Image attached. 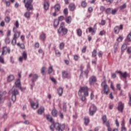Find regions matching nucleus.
<instances>
[{"label": "nucleus", "mask_w": 131, "mask_h": 131, "mask_svg": "<svg viewBox=\"0 0 131 131\" xmlns=\"http://www.w3.org/2000/svg\"><path fill=\"white\" fill-rule=\"evenodd\" d=\"M46 119L49 121V122H51V123H54V120L53 119V118L50 114L46 115Z\"/></svg>", "instance_id": "nucleus-25"}, {"label": "nucleus", "mask_w": 131, "mask_h": 131, "mask_svg": "<svg viewBox=\"0 0 131 131\" xmlns=\"http://www.w3.org/2000/svg\"><path fill=\"white\" fill-rule=\"evenodd\" d=\"M63 111H64V112L67 111V105H66V103H64L63 105Z\"/></svg>", "instance_id": "nucleus-56"}, {"label": "nucleus", "mask_w": 131, "mask_h": 131, "mask_svg": "<svg viewBox=\"0 0 131 131\" xmlns=\"http://www.w3.org/2000/svg\"><path fill=\"white\" fill-rule=\"evenodd\" d=\"M24 3L25 4V7L27 9V11H28L25 13L24 16L27 19H29L30 18V11L32 12L33 11V5H32L33 0H24Z\"/></svg>", "instance_id": "nucleus-1"}, {"label": "nucleus", "mask_w": 131, "mask_h": 131, "mask_svg": "<svg viewBox=\"0 0 131 131\" xmlns=\"http://www.w3.org/2000/svg\"><path fill=\"white\" fill-rule=\"evenodd\" d=\"M59 25V20L58 19H55L54 21V27H57Z\"/></svg>", "instance_id": "nucleus-47"}, {"label": "nucleus", "mask_w": 131, "mask_h": 131, "mask_svg": "<svg viewBox=\"0 0 131 131\" xmlns=\"http://www.w3.org/2000/svg\"><path fill=\"white\" fill-rule=\"evenodd\" d=\"M117 12V9H112V15H115Z\"/></svg>", "instance_id": "nucleus-54"}, {"label": "nucleus", "mask_w": 131, "mask_h": 131, "mask_svg": "<svg viewBox=\"0 0 131 131\" xmlns=\"http://www.w3.org/2000/svg\"><path fill=\"white\" fill-rule=\"evenodd\" d=\"M53 66H50L48 69V74H51L53 72Z\"/></svg>", "instance_id": "nucleus-46"}, {"label": "nucleus", "mask_w": 131, "mask_h": 131, "mask_svg": "<svg viewBox=\"0 0 131 131\" xmlns=\"http://www.w3.org/2000/svg\"><path fill=\"white\" fill-rule=\"evenodd\" d=\"M120 75V77L124 78V79H126L127 77H129V75L126 72H124V73L120 71H116Z\"/></svg>", "instance_id": "nucleus-11"}, {"label": "nucleus", "mask_w": 131, "mask_h": 131, "mask_svg": "<svg viewBox=\"0 0 131 131\" xmlns=\"http://www.w3.org/2000/svg\"><path fill=\"white\" fill-rule=\"evenodd\" d=\"M124 107V105L123 103H122V102L120 101L118 103V110L121 113L123 112V108Z\"/></svg>", "instance_id": "nucleus-19"}, {"label": "nucleus", "mask_w": 131, "mask_h": 131, "mask_svg": "<svg viewBox=\"0 0 131 131\" xmlns=\"http://www.w3.org/2000/svg\"><path fill=\"white\" fill-rule=\"evenodd\" d=\"M99 35H101V36H103V35H106V31L104 30L101 31L99 33Z\"/></svg>", "instance_id": "nucleus-48"}, {"label": "nucleus", "mask_w": 131, "mask_h": 131, "mask_svg": "<svg viewBox=\"0 0 131 131\" xmlns=\"http://www.w3.org/2000/svg\"><path fill=\"white\" fill-rule=\"evenodd\" d=\"M64 47H65V43L62 42L60 43L59 48L60 50H63Z\"/></svg>", "instance_id": "nucleus-43"}, {"label": "nucleus", "mask_w": 131, "mask_h": 131, "mask_svg": "<svg viewBox=\"0 0 131 131\" xmlns=\"http://www.w3.org/2000/svg\"><path fill=\"white\" fill-rule=\"evenodd\" d=\"M34 47L36 49H38L39 48V43L37 42L35 43Z\"/></svg>", "instance_id": "nucleus-61"}, {"label": "nucleus", "mask_w": 131, "mask_h": 131, "mask_svg": "<svg viewBox=\"0 0 131 131\" xmlns=\"http://www.w3.org/2000/svg\"><path fill=\"white\" fill-rule=\"evenodd\" d=\"M126 8V3L123 4L122 5L120 6L119 9L120 10H124V9Z\"/></svg>", "instance_id": "nucleus-45"}, {"label": "nucleus", "mask_w": 131, "mask_h": 131, "mask_svg": "<svg viewBox=\"0 0 131 131\" xmlns=\"http://www.w3.org/2000/svg\"><path fill=\"white\" fill-rule=\"evenodd\" d=\"M10 21H11V18H10V17L7 16L5 18V22H6V23H10Z\"/></svg>", "instance_id": "nucleus-52"}, {"label": "nucleus", "mask_w": 131, "mask_h": 131, "mask_svg": "<svg viewBox=\"0 0 131 131\" xmlns=\"http://www.w3.org/2000/svg\"><path fill=\"white\" fill-rule=\"evenodd\" d=\"M126 40H127V41H129V42L131 41V31L127 35V37H126Z\"/></svg>", "instance_id": "nucleus-44"}, {"label": "nucleus", "mask_w": 131, "mask_h": 131, "mask_svg": "<svg viewBox=\"0 0 131 131\" xmlns=\"http://www.w3.org/2000/svg\"><path fill=\"white\" fill-rule=\"evenodd\" d=\"M81 6L82 8H86L88 6V3L85 1H83L81 3Z\"/></svg>", "instance_id": "nucleus-41"}, {"label": "nucleus", "mask_w": 131, "mask_h": 131, "mask_svg": "<svg viewBox=\"0 0 131 131\" xmlns=\"http://www.w3.org/2000/svg\"><path fill=\"white\" fill-rule=\"evenodd\" d=\"M22 56H20L19 58V60L20 62H23L24 60H27V53L26 51H24L22 53Z\"/></svg>", "instance_id": "nucleus-17"}, {"label": "nucleus", "mask_w": 131, "mask_h": 131, "mask_svg": "<svg viewBox=\"0 0 131 131\" xmlns=\"http://www.w3.org/2000/svg\"><path fill=\"white\" fill-rule=\"evenodd\" d=\"M62 76L63 79L67 78L68 79H69V78H71V75L68 73L66 71H63L62 72Z\"/></svg>", "instance_id": "nucleus-16"}, {"label": "nucleus", "mask_w": 131, "mask_h": 131, "mask_svg": "<svg viewBox=\"0 0 131 131\" xmlns=\"http://www.w3.org/2000/svg\"><path fill=\"white\" fill-rule=\"evenodd\" d=\"M7 94V92L4 91V92H2L0 91V104H2V103L4 102V101H5V100L4 99V98H3V97H4V96H5V95Z\"/></svg>", "instance_id": "nucleus-20"}, {"label": "nucleus", "mask_w": 131, "mask_h": 131, "mask_svg": "<svg viewBox=\"0 0 131 131\" xmlns=\"http://www.w3.org/2000/svg\"><path fill=\"white\" fill-rule=\"evenodd\" d=\"M63 20H64V16H60L58 17L59 21H63Z\"/></svg>", "instance_id": "nucleus-63"}, {"label": "nucleus", "mask_w": 131, "mask_h": 131, "mask_svg": "<svg viewBox=\"0 0 131 131\" xmlns=\"http://www.w3.org/2000/svg\"><path fill=\"white\" fill-rule=\"evenodd\" d=\"M101 86H102L103 90V94L104 95H108L109 94V86L106 84V81H104L101 83Z\"/></svg>", "instance_id": "nucleus-7"}, {"label": "nucleus", "mask_w": 131, "mask_h": 131, "mask_svg": "<svg viewBox=\"0 0 131 131\" xmlns=\"http://www.w3.org/2000/svg\"><path fill=\"white\" fill-rule=\"evenodd\" d=\"M57 92L58 93L59 96L61 97V96L63 95V88L59 87V89L57 90Z\"/></svg>", "instance_id": "nucleus-36"}, {"label": "nucleus", "mask_w": 131, "mask_h": 131, "mask_svg": "<svg viewBox=\"0 0 131 131\" xmlns=\"http://www.w3.org/2000/svg\"><path fill=\"white\" fill-rule=\"evenodd\" d=\"M1 53L2 56H4V55H7V54H10L11 53V49L10 48H8L7 46H4L2 48V51Z\"/></svg>", "instance_id": "nucleus-10"}, {"label": "nucleus", "mask_w": 131, "mask_h": 131, "mask_svg": "<svg viewBox=\"0 0 131 131\" xmlns=\"http://www.w3.org/2000/svg\"><path fill=\"white\" fill-rule=\"evenodd\" d=\"M2 53V51H0V53ZM4 55H0V63L2 64H5V60L4 59V57H3Z\"/></svg>", "instance_id": "nucleus-42"}, {"label": "nucleus", "mask_w": 131, "mask_h": 131, "mask_svg": "<svg viewBox=\"0 0 131 131\" xmlns=\"http://www.w3.org/2000/svg\"><path fill=\"white\" fill-rule=\"evenodd\" d=\"M97 49H94L92 52V57L95 58V59L94 60H92V64H95V65L97 64V61H98V57H97Z\"/></svg>", "instance_id": "nucleus-8"}, {"label": "nucleus", "mask_w": 131, "mask_h": 131, "mask_svg": "<svg viewBox=\"0 0 131 131\" xmlns=\"http://www.w3.org/2000/svg\"><path fill=\"white\" fill-rule=\"evenodd\" d=\"M63 14H64V15H68V9L65 8V9L63 10Z\"/></svg>", "instance_id": "nucleus-60"}, {"label": "nucleus", "mask_w": 131, "mask_h": 131, "mask_svg": "<svg viewBox=\"0 0 131 131\" xmlns=\"http://www.w3.org/2000/svg\"><path fill=\"white\" fill-rule=\"evenodd\" d=\"M13 31L14 34L13 35V37L11 43L12 46H15L16 43H17V38H19L21 32L18 31L17 30V28L15 27L13 28Z\"/></svg>", "instance_id": "nucleus-4"}, {"label": "nucleus", "mask_w": 131, "mask_h": 131, "mask_svg": "<svg viewBox=\"0 0 131 131\" xmlns=\"http://www.w3.org/2000/svg\"><path fill=\"white\" fill-rule=\"evenodd\" d=\"M76 32H77V35L79 37H80V36L82 35V30H81V29H77L76 30Z\"/></svg>", "instance_id": "nucleus-33"}, {"label": "nucleus", "mask_w": 131, "mask_h": 131, "mask_svg": "<svg viewBox=\"0 0 131 131\" xmlns=\"http://www.w3.org/2000/svg\"><path fill=\"white\" fill-rule=\"evenodd\" d=\"M29 77H32L31 80L32 82L33 83H34V82L38 79V77H39V76L36 74H31L29 75Z\"/></svg>", "instance_id": "nucleus-13"}, {"label": "nucleus", "mask_w": 131, "mask_h": 131, "mask_svg": "<svg viewBox=\"0 0 131 131\" xmlns=\"http://www.w3.org/2000/svg\"><path fill=\"white\" fill-rule=\"evenodd\" d=\"M123 40V37L120 36L117 39V41H118V42H121Z\"/></svg>", "instance_id": "nucleus-51"}, {"label": "nucleus", "mask_w": 131, "mask_h": 131, "mask_svg": "<svg viewBox=\"0 0 131 131\" xmlns=\"http://www.w3.org/2000/svg\"><path fill=\"white\" fill-rule=\"evenodd\" d=\"M98 55L99 58H102V57H103V52H102L101 51H99L98 53Z\"/></svg>", "instance_id": "nucleus-55"}, {"label": "nucleus", "mask_w": 131, "mask_h": 131, "mask_svg": "<svg viewBox=\"0 0 131 131\" xmlns=\"http://www.w3.org/2000/svg\"><path fill=\"white\" fill-rule=\"evenodd\" d=\"M118 46H119V44L118 42L115 43L114 46V48L116 50H118V48H119Z\"/></svg>", "instance_id": "nucleus-59"}, {"label": "nucleus", "mask_w": 131, "mask_h": 131, "mask_svg": "<svg viewBox=\"0 0 131 131\" xmlns=\"http://www.w3.org/2000/svg\"><path fill=\"white\" fill-rule=\"evenodd\" d=\"M102 119L103 121V123H105L107 121V116L106 115H104L102 117Z\"/></svg>", "instance_id": "nucleus-49"}, {"label": "nucleus", "mask_w": 131, "mask_h": 131, "mask_svg": "<svg viewBox=\"0 0 131 131\" xmlns=\"http://www.w3.org/2000/svg\"><path fill=\"white\" fill-rule=\"evenodd\" d=\"M15 79V77L13 75H10L7 77V80L8 82H11Z\"/></svg>", "instance_id": "nucleus-26"}, {"label": "nucleus", "mask_w": 131, "mask_h": 131, "mask_svg": "<svg viewBox=\"0 0 131 131\" xmlns=\"http://www.w3.org/2000/svg\"><path fill=\"white\" fill-rule=\"evenodd\" d=\"M46 70H47V68L45 67H42L40 70V72L43 76H45V75H46Z\"/></svg>", "instance_id": "nucleus-35"}, {"label": "nucleus", "mask_w": 131, "mask_h": 131, "mask_svg": "<svg viewBox=\"0 0 131 131\" xmlns=\"http://www.w3.org/2000/svg\"><path fill=\"white\" fill-rule=\"evenodd\" d=\"M79 59V56L77 55H75L74 56V59L75 60V61H78Z\"/></svg>", "instance_id": "nucleus-57"}, {"label": "nucleus", "mask_w": 131, "mask_h": 131, "mask_svg": "<svg viewBox=\"0 0 131 131\" xmlns=\"http://www.w3.org/2000/svg\"><path fill=\"white\" fill-rule=\"evenodd\" d=\"M100 25H102V26H104L106 24V20L104 19H102L101 23H99Z\"/></svg>", "instance_id": "nucleus-53"}, {"label": "nucleus", "mask_w": 131, "mask_h": 131, "mask_svg": "<svg viewBox=\"0 0 131 131\" xmlns=\"http://www.w3.org/2000/svg\"><path fill=\"white\" fill-rule=\"evenodd\" d=\"M63 33V35H66V34L68 33V29L67 28H65V24L64 23H61L58 30V33L59 34H61V33Z\"/></svg>", "instance_id": "nucleus-6"}, {"label": "nucleus", "mask_w": 131, "mask_h": 131, "mask_svg": "<svg viewBox=\"0 0 131 131\" xmlns=\"http://www.w3.org/2000/svg\"><path fill=\"white\" fill-rule=\"evenodd\" d=\"M69 9L70 11H73L74 10H75L76 7H75V4L74 3H71L69 5Z\"/></svg>", "instance_id": "nucleus-27"}, {"label": "nucleus", "mask_w": 131, "mask_h": 131, "mask_svg": "<svg viewBox=\"0 0 131 131\" xmlns=\"http://www.w3.org/2000/svg\"><path fill=\"white\" fill-rule=\"evenodd\" d=\"M15 84L16 88H18V89H19V90H21V91H22V87H21V81L20 80V79L16 80Z\"/></svg>", "instance_id": "nucleus-21"}, {"label": "nucleus", "mask_w": 131, "mask_h": 131, "mask_svg": "<svg viewBox=\"0 0 131 131\" xmlns=\"http://www.w3.org/2000/svg\"><path fill=\"white\" fill-rule=\"evenodd\" d=\"M71 21H72V18H71V16H68L66 19V22L67 24H70V23H71Z\"/></svg>", "instance_id": "nucleus-37"}, {"label": "nucleus", "mask_w": 131, "mask_h": 131, "mask_svg": "<svg viewBox=\"0 0 131 131\" xmlns=\"http://www.w3.org/2000/svg\"><path fill=\"white\" fill-rule=\"evenodd\" d=\"M97 112V106L95 105H92L89 109V115L90 116H93L94 114Z\"/></svg>", "instance_id": "nucleus-9"}, {"label": "nucleus", "mask_w": 131, "mask_h": 131, "mask_svg": "<svg viewBox=\"0 0 131 131\" xmlns=\"http://www.w3.org/2000/svg\"><path fill=\"white\" fill-rule=\"evenodd\" d=\"M10 94H12L11 100L13 103L16 102V96L19 95V91L15 87H13L12 89L9 91Z\"/></svg>", "instance_id": "nucleus-5"}, {"label": "nucleus", "mask_w": 131, "mask_h": 131, "mask_svg": "<svg viewBox=\"0 0 131 131\" xmlns=\"http://www.w3.org/2000/svg\"><path fill=\"white\" fill-rule=\"evenodd\" d=\"M121 131H127L126 127H125V120L123 119L121 122Z\"/></svg>", "instance_id": "nucleus-18"}, {"label": "nucleus", "mask_w": 131, "mask_h": 131, "mask_svg": "<svg viewBox=\"0 0 131 131\" xmlns=\"http://www.w3.org/2000/svg\"><path fill=\"white\" fill-rule=\"evenodd\" d=\"M30 103L31 108H32V109H33L34 110H36V109L39 106V103H38V101H36V102H34V101H30Z\"/></svg>", "instance_id": "nucleus-12"}, {"label": "nucleus", "mask_w": 131, "mask_h": 131, "mask_svg": "<svg viewBox=\"0 0 131 131\" xmlns=\"http://www.w3.org/2000/svg\"><path fill=\"white\" fill-rule=\"evenodd\" d=\"M89 32H90L92 35H95L96 33V30L92 27H90L89 29Z\"/></svg>", "instance_id": "nucleus-30"}, {"label": "nucleus", "mask_w": 131, "mask_h": 131, "mask_svg": "<svg viewBox=\"0 0 131 131\" xmlns=\"http://www.w3.org/2000/svg\"><path fill=\"white\" fill-rule=\"evenodd\" d=\"M127 52L128 54H130L131 53V47H129L127 48Z\"/></svg>", "instance_id": "nucleus-64"}, {"label": "nucleus", "mask_w": 131, "mask_h": 131, "mask_svg": "<svg viewBox=\"0 0 131 131\" xmlns=\"http://www.w3.org/2000/svg\"><path fill=\"white\" fill-rule=\"evenodd\" d=\"M5 43H6V45H9L10 43V42H11L10 38H9V37L6 38L5 39Z\"/></svg>", "instance_id": "nucleus-50"}, {"label": "nucleus", "mask_w": 131, "mask_h": 131, "mask_svg": "<svg viewBox=\"0 0 131 131\" xmlns=\"http://www.w3.org/2000/svg\"><path fill=\"white\" fill-rule=\"evenodd\" d=\"M126 49H127V45H126V43H123L121 47V52H122V53L124 52V51H125Z\"/></svg>", "instance_id": "nucleus-34"}, {"label": "nucleus", "mask_w": 131, "mask_h": 131, "mask_svg": "<svg viewBox=\"0 0 131 131\" xmlns=\"http://www.w3.org/2000/svg\"><path fill=\"white\" fill-rule=\"evenodd\" d=\"M47 35L46 33H45L43 32H42L39 36V39L41 40H43V41H45L46 40V38H47Z\"/></svg>", "instance_id": "nucleus-23"}, {"label": "nucleus", "mask_w": 131, "mask_h": 131, "mask_svg": "<svg viewBox=\"0 0 131 131\" xmlns=\"http://www.w3.org/2000/svg\"><path fill=\"white\" fill-rule=\"evenodd\" d=\"M97 81V77L95 76H92L89 78V84L90 85H94L95 84V82Z\"/></svg>", "instance_id": "nucleus-14"}, {"label": "nucleus", "mask_w": 131, "mask_h": 131, "mask_svg": "<svg viewBox=\"0 0 131 131\" xmlns=\"http://www.w3.org/2000/svg\"><path fill=\"white\" fill-rule=\"evenodd\" d=\"M87 48L88 47L86 46H84L81 50L82 53H85V52H86Z\"/></svg>", "instance_id": "nucleus-58"}, {"label": "nucleus", "mask_w": 131, "mask_h": 131, "mask_svg": "<svg viewBox=\"0 0 131 131\" xmlns=\"http://www.w3.org/2000/svg\"><path fill=\"white\" fill-rule=\"evenodd\" d=\"M105 125L107 128V131H112V128L110 126V122H109V121L105 122Z\"/></svg>", "instance_id": "nucleus-31"}, {"label": "nucleus", "mask_w": 131, "mask_h": 131, "mask_svg": "<svg viewBox=\"0 0 131 131\" xmlns=\"http://www.w3.org/2000/svg\"><path fill=\"white\" fill-rule=\"evenodd\" d=\"M66 127L65 124H60L59 123H53L50 126V128L51 130L54 131L55 128L57 131H64Z\"/></svg>", "instance_id": "nucleus-3"}, {"label": "nucleus", "mask_w": 131, "mask_h": 131, "mask_svg": "<svg viewBox=\"0 0 131 131\" xmlns=\"http://www.w3.org/2000/svg\"><path fill=\"white\" fill-rule=\"evenodd\" d=\"M89 91H90V89L87 86H84L80 88L78 95L82 102H84L86 99V97H88Z\"/></svg>", "instance_id": "nucleus-2"}, {"label": "nucleus", "mask_w": 131, "mask_h": 131, "mask_svg": "<svg viewBox=\"0 0 131 131\" xmlns=\"http://www.w3.org/2000/svg\"><path fill=\"white\" fill-rule=\"evenodd\" d=\"M105 13L107 14V15H111L112 13V8H108L106 9Z\"/></svg>", "instance_id": "nucleus-38"}, {"label": "nucleus", "mask_w": 131, "mask_h": 131, "mask_svg": "<svg viewBox=\"0 0 131 131\" xmlns=\"http://www.w3.org/2000/svg\"><path fill=\"white\" fill-rule=\"evenodd\" d=\"M17 46L19 47L21 50H25V45H24V43L20 44V43H17Z\"/></svg>", "instance_id": "nucleus-40"}, {"label": "nucleus", "mask_w": 131, "mask_h": 131, "mask_svg": "<svg viewBox=\"0 0 131 131\" xmlns=\"http://www.w3.org/2000/svg\"><path fill=\"white\" fill-rule=\"evenodd\" d=\"M61 9V6L59 4H57L54 6V10L55 12H59Z\"/></svg>", "instance_id": "nucleus-28"}, {"label": "nucleus", "mask_w": 131, "mask_h": 131, "mask_svg": "<svg viewBox=\"0 0 131 131\" xmlns=\"http://www.w3.org/2000/svg\"><path fill=\"white\" fill-rule=\"evenodd\" d=\"M122 29H123V25H120V27H119L118 26H116L114 28V31L116 34H118V33H119L120 30H122Z\"/></svg>", "instance_id": "nucleus-15"}, {"label": "nucleus", "mask_w": 131, "mask_h": 131, "mask_svg": "<svg viewBox=\"0 0 131 131\" xmlns=\"http://www.w3.org/2000/svg\"><path fill=\"white\" fill-rule=\"evenodd\" d=\"M129 100L128 102V104H129V106H131V93H130V92L129 93Z\"/></svg>", "instance_id": "nucleus-62"}, {"label": "nucleus", "mask_w": 131, "mask_h": 131, "mask_svg": "<svg viewBox=\"0 0 131 131\" xmlns=\"http://www.w3.org/2000/svg\"><path fill=\"white\" fill-rule=\"evenodd\" d=\"M51 114L54 117H57L58 115V111H57V110H56L55 108L53 109L52 111Z\"/></svg>", "instance_id": "nucleus-29"}, {"label": "nucleus", "mask_w": 131, "mask_h": 131, "mask_svg": "<svg viewBox=\"0 0 131 131\" xmlns=\"http://www.w3.org/2000/svg\"><path fill=\"white\" fill-rule=\"evenodd\" d=\"M54 50L55 51L56 57H61V52H60V51H59V50L56 49V48H54Z\"/></svg>", "instance_id": "nucleus-32"}, {"label": "nucleus", "mask_w": 131, "mask_h": 131, "mask_svg": "<svg viewBox=\"0 0 131 131\" xmlns=\"http://www.w3.org/2000/svg\"><path fill=\"white\" fill-rule=\"evenodd\" d=\"M84 120L85 125H86V126H88L89 123H90V119H89V118L85 117L84 118Z\"/></svg>", "instance_id": "nucleus-39"}, {"label": "nucleus", "mask_w": 131, "mask_h": 131, "mask_svg": "<svg viewBox=\"0 0 131 131\" xmlns=\"http://www.w3.org/2000/svg\"><path fill=\"white\" fill-rule=\"evenodd\" d=\"M49 8H50V3L49 2L46 1L43 3V8L45 11H48L49 10Z\"/></svg>", "instance_id": "nucleus-24"}, {"label": "nucleus", "mask_w": 131, "mask_h": 131, "mask_svg": "<svg viewBox=\"0 0 131 131\" xmlns=\"http://www.w3.org/2000/svg\"><path fill=\"white\" fill-rule=\"evenodd\" d=\"M45 107L44 106H40V108L38 110L37 113L38 115H42V113L45 112Z\"/></svg>", "instance_id": "nucleus-22"}]
</instances>
